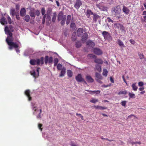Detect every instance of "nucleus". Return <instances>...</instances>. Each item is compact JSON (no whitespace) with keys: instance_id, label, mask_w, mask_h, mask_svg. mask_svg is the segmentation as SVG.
<instances>
[{"instance_id":"nucleus-1","label":"nucleus","mask_w":146,"mask_h":146,"mask_svg":"<svg viewBox=\"0 0 146 146\" xmlns=\"http://www.w3.org/2000/svg\"><path fill=\"white\" fill-rule=\"evenodd\" d=\"M4 31L5 34L7 36L6 40L8 45L9 46L10 49H11L13 47H17L18 46L15 43L13 42L12 32H13V27L11 25L8 27L6 26L5 27Z\"/></svg>"},{"instance_id":"nucleus-2","label":"nucleus","mask_w":146,"mask_h":146,"mask_svg":"<svg viewBox=\"0 0 146 146\" xmlns=\"http://www.w3.org/2000/svg\"><path fill=\"white\" fill-rule=\"evenodd\" d=\"M31 105L32 106V109L33 110H34V111L33 112V114L34 115H37L36 117L37 119L40 118V113L42 112L41 109L40 110H38L35 104L33 103H31Z\"/></svg>"},{"instance_id":"nucleus-3","label":"nucleus","mask_w":146,"mask_h":146,"mask_svg":"<svg viewBox=\"0 0 146 146\" xmlns=\"http://www.w3.org/2000/svg\"><path fill=\"white\" fill-rule=\"evenodd\" d=\"M111 12L112 15L115 16L119 15L121 12V9L119 6H116L112 7L111 10Z\"/></svg>"},{"instance_id":"nucleus-4","label":"nucleus","mask_w":146,"mask_h":146,"mask_svg":"<svg viewBox=\"0 0 146 146\" xmlns=\"http://www.w3.org/2000/svg\"><path fill=\"white\" fill-rule=\"evenodd\" d=\"M66 15H63L62 12H60L58 16V21H61V25H63L65 23L66 19Z\"/></svg>"},{"instance_id":"nucleus-5","label":"nucleus","mask_w":146,"mask_h":146,"mask_svg":"<svg viewBox=\"0 0 146 146\" xmlns=\"http://www.w3.org/2000/svg\"><path fill=\"white\" fill-rule=\"evenodd\" d=\"M40 68L38 67L36 70H33L30 71L31 75L33 76L35 79L38 78L39 76V72L40 70Z\"/></svg>"},{"instance_id":"nucleus-6","label":"nucleus","mask_w":146,"mask_h":146,"mask_svg":"<svg viewBox=\"0 0 146 146\" xmlns=\"http://www.w3.org/2000/svg\"><path fill=\"white\" fill-rule=\"evenodd\" d=\"M113 27L115 29H117L121 31V32H125L124 27L123 26L122 24L115 23L113 24Z\"/></svg>"},{"instance_id":"nucleus-7","label":"nucleus","mask_w":146,"mask_h":146,"mask_svg":"<svg viewBox=\"0 0 146 146\" xmlns=\"http://www.w3.org/2000/svg\"><path fill=\"white\" fill-rule=\"evenodd\" d=\"M104 37L105 40H112V37L109 32L107 31H104L102 33Z\"/></svg>"},{"instance_id":"nucleus-8","label":"nucleus","mask_w":146,"mask_h":146,"mask_svg":"<svg viewBox=\"0 0 146 146\" xmlns=\"http://www.w3.org/2000/svg\"><path fill=\"white\" fill-rule=\"evenodd\" d=\"M82 5V1L80 0H76L74 5V7L76 10L78 9Z\"/></svg>"},{"instance_id":"nucleus-9","label":"nucleus","mask_w":146,"mask_h":146,"mask_svg":"<svg viewBox=\"0 0 146 146\" xmlns=\"http://www.w3.org/2000/svg\"><path fill=\"white\" fill-rule=\"evenodd\" d=\"M30 63L32 65H35L36 64L38 66L40 64L39 59H31L30 61Z\"/></svg>"},{"instance_id":"nucleus-10","label":"nucleus","mask_w":146,"mask_h":146,"mask_svg":"<svg viewBox=\"0 0 146 146\" xmlns=\"http://www.w3.org/2000/svg\"><path fill=\"white\" fill-rule=\"evenodd\" d=\"M44 61L45 64H46L48 62L49 63H52V56L49 58L48 56H46L45 57Z\"/></svg>"},{"instance_id":"nucleus-11","label":"nucleus","mask_w":146,"mask_h":146,"mask_svg":"<svg viewBox=\"0 0 146 146\" xmlns=\"http://www.w3.org/2000/svg\"><path fill=\"white\" fill-rule=\"evenodd\" d=\"M93 52L94 53L98 55H102V52L101 50L99 48H94Z\"/></svg>"},{"instance_id":"nucleus-12","label":"nucleus","mask_w":146,"mask_h":146,"mask_svg":"<svg viewBox=\"0 0 146 146\" xmlns=\"http://www.w3.org/2000/svg\"><path fill=\"white\" fill-rule=\"evenodd\" d=\"M76 81L78 82H81L83 81H84V79L82 78V76L81 74H79L77 76H76Z\"/></svg>"},{"instance_id":"nucleus-13","label":"nucleus","mask_w":146,"mask_h":146,"mask_svg":"<svg viewBox=\"0 0 146 146\" xmlns=\"http://www.w3.org/2000/svg\"><path fill=\"white\" fill-rule=\"evenodd\" d=\"M86 44L88 47L93 48L95 46V43L94 42L91 40H88L86 42Z\"/></svg>"},{"instance_id":"nucleus-14","label":"nucleus","mask_w":146,"mask_h":146,"mask_svg":"<svg viewBox=\"0 0 146 146\" xmlns=\"http://www.w3.org/2000/svg\"><path fill=\"white\" fill-rule=\"evenodd\" d=\"M122 11L126 15H128L130 12V10L127 7H125L124 5L123 6Z\"/></svg>"},{"instance_id":"nucleus-15","label":"nucleus","mask_w":146,"mask_h":146,"mask_svg":"<svg viewBox=\"0 0 146 146\" xmlns=\"http://www.w3.org/2000/svg\"><path fill=\"white\" fill-rule=\"evenodd\" d=\"M0 22L2 25H4L5 24H7V22L6 21V19L4 17H2L1 19H0Z\"/></svg>"},{"instance_id":"nucleus-16","label":"nucleus","mask_w":146,"mask_h":146,"mask_svg":"<svg viewBox=\"0 0 146 146\" xmlns=\"http://www.w3.org/2000/svg\"><path fill=\"white\" fill-rule=\"evenodd\" d=\"M97 7L101 11H105L107 10L106 7H105L103 5L101 4L98 5Z\"/></svg>"},{"instance_id":"nucleus-17","label":"nucleus","mask_w":146,"mask_h":146,"mask_svg":"<svg viewBox=\"0 0 146 146\" xmlns=\"http://www.w3.org/2000/svg\"><path fill=\"white\" fill-rule=\"evenodd\" d=\"M86 14V16L88 18H90V15L95 14L96 13H93L91 11L90 9L87 10L86 12H85Z\"/></svg>"},{"instance_id":"nucleus-18","label":"nucleus","mask_w":146,"mask_h":146,"mask_svg":"<svg viewBox=\"0 0 146 146\" xmlns=\"http://www.w3.org/2000/svg\"><path fill=\"white\" fill-rule=\"evenodd\" d=\"M25 95H27V98H28V100L29 101H31V97H30V91L29 90H27L26 91H25V92H24Z\"/></svg>"},{"instance_id":"nucleus-19","label":"nucleus","mask_w":146,"mask_h":146,"mask_svg":"<svg viewBox=\"0 0 146 146\" xmlns=\"http://www.w3.org/2000/svg\"><path fill=\"white\" fill-rule=\"evenodd\" d=\"M117 44L120 47L122 48H123L125 47V46L124 45V43L120 39H118L117 40Z\"/></svg>"},{"instance_id":"nucleus-20","label":"nucleus","mask_w":146,"mask_h":146,"mask_svg":"<svg viewBox=\"0 0 146 146\" xmlns=\"http://www.w3.org/2000/svg\"><path fill=\"white\" fill-rule=\"evenodd\" d=\"M61 73L59 75V76L60 77H62L64 76L65 74L66 73V68L64 67H63L62 69V70Z\"/></svg>"},{"instance_id":"nucleus-21","label":"nucleus","mask_w":146,"mask_h":146,"mask_svg":"<svg viewBox=\"0 0 146 146\" xmlns=\"http://www.w3.org/2000/svg\"><path fill=\"white\" fill-rule=\"evenodd\" d=\"M83 33V29L82 28H79L77 30V36H81Z\"/></svg>"},{"instance_id":"nucleus-22","label":"nucleus","mask_w":146,"mask_h":146,"mask_svg":"<svg viewBox=\"0 0 146 146\" xmlns=\"http://www.w3.org/2000/svg\"><path fill=\"white\" fill-rule=\"evenodd\" d=\"M86 81L88 82L92 83L94 81V80L90 76H87L86 77Z\"/></svg>"},{"instance_id":"nucleus-23","label":"nucleus","mask_w":146,"mask_h":146,"mask_svg":"<svg viewBox=\"0 0 146 146\" xmlns=\"http://www.w3.org/2000/svg\"><path fill=\"white\" fill-rule=\"evenodd\" d=\"M82 41H85L88 38V35L86 33H85L82 35Z\"/></svg>"},{"instance_id":"nucleus-24","label":"nucleus","mask_w":146,"mask_h":146,"mask_svg":"<svg viewBox=\"0 0 146 146\" xmlns=\"http://www.w3.org/2000/svg\"><path fill=\"white\" fill-rule=\"evenodd\" d=\"M26 13V11L25 9L23 8L21 9L20 12V15L21 17H24Z\"/></svg>"},{"instance_id":"nucleus-25","label":"nucleus","mask_w":146,"mask_h":146,"mask_svg":"<svg viewBox=\"0 0 146 146\" xmlns=\"http://www.w3.org/2000/svg\"><path fill=\"white\" fill-rule=\"evenodd\" d=\"M29 14L30 17L33 18H35L36 16V15L35 14L34 10L33 9L30 10L29 12Z\"/></svg>"},{"instance_id":"nucleus-26","label":"nucleus","mask_w":146,"mask_h":146,"mask_svg":"<svg viewBox=\"0 0 146 146\" xmlns=\"http://www.w3.org/2000/svg\"><path fill=\"white\" fill-rule=\"evenodd\" d=\"M94 107L95 109L100 110H104L107 109V107H102L98 106H94Z\"/></svg>"},{"instance_id":"nucleus-27","label":"nucleus","mask_w":146,"mask_h":146,"mask_svg":"<svg viewBox=\"0 0 146 146\" xmlns=\"http://www.w3.org/2000/svg\"><path fill=\"white\" fill-rule=\"evenodd\" d=\"M93 17H93V21L95 22H97V20L100 18V17L99 15H97L96 14H94Z\"/></svg>"},{"instance_id":"nucleus-28","label":"nucleus","mask_w":146,"mask_h":146,"mask_svg":"<svg viewBox=\"0 0 146 146\" xmlns=\"http://www.w3.org/2000/svg\"><path fill=\"white\" fill-rule=\"evenodd\" d=\"M94 62L95 63L99 64H102V63H103V62L101 59H96L94 60Z\"/></svg>"},{"instance_id":"nucleus-29","label":"nucleus","mask_w":146,"mask_h":146,"mask_svg":"<svg viewBox=\"0 0 146 146\" xmlns=\"http://www.w3.org/2000/svg\"><path fill=\"white\" fill-rule=\"evenodd\" d=\"M71 19V16L70 15H67V19H66V24L68 25L70 23Z\"/></svg>"},{"instance_id":"nucleus-30","label":"nucleus","mask_w":146,"mask_h":146,"mask_svg":"<svg viewBox=\"0 0 146 146\" xmlns=\"http://www.w3.org/2000/svg\"><path fill=\"white\" fill-rule=\"evenodd\" d=\"M86 91L90 92V94L96 93V94H98L100 93V91L99 90L92 91L86 90Z\"/></svg>"},{"instance_id":"nucleus-31","label":"nucleus","mask_w":146,"mask_h":146,"mask_svg":"<svg viewBox=\"0 0 146 146\" xmlns=\"http://www.w3.org/2000/svg\"><path fill=\"white\" fill-rule=\"evenodd\" d=\"M136 83H133L131 85V87L132 88L133 90L134 91H136L138 88V87L136 86Z\"/></svg>"},{"instance_id":"nucleus-32","label":"nucleus","mask_w":146,"mask_h":146,"mask_svg":"<svg viewBox=\"0 0 146 146\" xmlns=\"http://www.w3.org/2000/svg\"><path fill=\"white\" fill-rule=\"evenodd\" d=\"M95 76L97 79H102V77L101 75L98 72H96Z\"/></svg>"},{"instance_id":"nucleus-33","label":"nucleus","mask_w":146,"mask_h":146,"mask_svg":"<svg viewBox=\"0 0 146 146\" xmlns=\"http://www.w3.org/2000/svg\"><path fill=\"white\" fill-rule=\"evenodd\" d=\"M29 15H27L24 17V20L26 22H28L29 21L30 19Z\"/></svg>"},{"instance_id":"nucleus-34","label":"nucleus","mask_w":146,"mask_h":146,"mask_svg":"<svg viewBox=\"0 0 146 146\" xmlns=\"http://www.w3.org/2000/svg\"><path fill=\"white\" fill-rule=\"evenodd\" d=\"M129 99L130 100L131 98H135V95L133 93L129 92Z\"/></svg>"},{"instance_id":"nucleus-35","label":"nucleus","mask_w":146,"mask_h":146,"mask_svg":"<svg viewBox=\"0 0 146 146\" xmlns=\"http://www.w3.org/2000/svg\"><path fill=\"white\" fill-rule=\"evenodd\" d=\"M76 38V33H74L72 35V39L73 41H75Z\"/></svg>"},{"instance_id":"nucleus-36","label":"nucleus","mask_w":146,"mask_h":146,"mask_svg":"<svg viewBox=\"0 0 146 146\" xmlns=\"http://www.w3.org/2000/svg\"><path fill=\"white\" fill-rule=\"evenodd\" d=\"M96 69L98 72H100L101 71V67L100 65L96 64L95 65Z\"/></svg>"},{"instance_id":"nucleus-37","label":"nucleus","mask_w":146,"mask_h":146,"mask_svg":"<svg viewBox=\"0 0 146 146\" xmlns=\"http://www.w3.org/2000/svg\"><path fill=\"white\" fill-rule=\"evenodd\" d=\"M67 74L68 76L70 77H71L73 75L72 71L70 70H67Z\"/></svg>"},{"instance_id":"nucleus-38","label":"nucleus","mask_w":146,"mask_h":146,"mask_svg":"<svg viewBox=\"0 0 146 146\" xmlns=\"http://www.w3.org/2000/svg\"><path fill=\"white\" fill-rule=\"evenodd\" d=\"M108 71L106 69H104L103 70V75L105 76H107Z\"/></svg>"},{"instance_id":"nucleus-39","label":"nucleus","mask_w":146,"mask_h":146,"mask_svg":"<svg viewBox=\"0 0 146 146\" xmlns=\"http://www.w3.org/2000/svg\"><path fill=\"white\" fill-rule=\"evenodd\" d=\"M56 13H53V16H52V22L54 23L55 22L56 17Z\"/></svg>"},{"instance_id":"nucleus-40","label":"nucleus","mask_w":146,"mask_h":146,"mask_svg":"<svg viewBox=\"0 0 146 146\" xmlns=\"http://www.w3.org/2000/svg\"><path fill=\"white\" fill-rule=\"evenodd\" d=\"M127 91L124 90V91H121L119 92L118 93V95H121V94H124L125 95L127 94Z\"/></svg>"},{"instance_id":"nucleus-41","label":"nucleus","mask_w":146,"mask_h":146,"mask_svg":"<svg viewBox=\"0 0 146 146\" xmlns=\"http://www.w3.org/2000/svg\"><path fill=\"white\" fill-rule=\"evenodd\" d=\"M10 14L12 17L15 16V9L13 8H12L10 10Z\"/></svg>"},{"instance_id":"nucleus-42","label":"nucleus","mask_w":146,"mask_h":146,"mask_svg":"<svg viewBox=\"0 0 146 146\" xmlns=\"http://www.w3.org/2000/svg\"><path fill=\"white\" fill-rule=\"evenodd\" d=\"M81 46V43L80 41L77 42L76 44V46L77 48H79Z\"/></svg>"},{"instance_id":"nucleus-43","label":"nucleus","mask_w":146,"mask_h":146,"mask_svg":"<svg viewBox=\"0 0 146 146\" xmlns=\"http://www.w3.org/2000/svg\"><path fill=\"white\" fill-rule=\"evenodd\" d=\"M63 67L62 65L61 64H58V65H57V69H58V70H62Z\"/></svg>"},{"instance_id":"nucleus-44","label":"nucleus","mask_w":146,"mask_h":146,"mask_svg":"<svg viewBox=\"0 0 146 146\" xmlns=\"http://www.w3.org/2000/svg\"><path fill=\"white\" fill-rule=\"evenodd\" d=\"M98 100L97 99H92L90 101V102H91L92 103H95L97 102H98Z\"/></svg>"},{"instance_id":"nucleus-45","label":"nucleus","mask_w":146,"mask_h":146,"mask_svg":"<svg viewBox=\"0 0 146 146\" xmlns=\"http://www.w3.org/2000/svg\"><path fill=\"white\" fill-rule=\"evenodd\" d=\"M58 62V59L57 58H55L54 60V66H55L57 65V63Z\"/></svg>"},{"instance_id":"nucleus-46","label":"nucleus","mask_w":146,"mask_h":146,"mask_svg":"<svg viewBox=\"0 0 146 146\" xmlns=\"http://www.w3.org/2000/svg\"><path fill=\"white\" fill-rule=\"evenodd\" d=\"M33 10H34V11L35 12V15L37 16H39L40 15L39 11L38 10H36L34 9H33Z\"/></svg>"},{"instance_id":"nucleus-47","label":"nucleus","mask_w":146,"mask_h":146,"mask_svg":"<svg viewBox=\"0 0 146 146\" xmlns=\"http://www.w3.org/2000/svg\"><path fill=\"white\" fill-rule=\"evenodd\" d=\"M7 18L9 24H11L12 23V19H11L9 15H8Z\"/></svg>"},{"instance_id":"nucleus-48","label":"nucleus","mask_w":146,"mask_h":146,"mask_svg":"<svg viewBox=\"0 0 146 146\" xmlns=\"http://www.w3.org/2000/svg\"><path fill=\"white\" fill-rule=\"evenodd\" d=\"M88 57H89L90 58H96V56H95L94 54H88Z\"/></svg>"},{"instance_id":"nucleus-49","label":"nucleus","mask_w":146,"mask_h":146,"mask_svg":"<svg viewBox=\"0 0 146 146\" xmlns=\"http://www.w3.org/2000/svg\"><path fill=\"white\" fill-rule=\"evenodd\" d=\"M46 19L48 21H51V17L49 14H46Z\"/></svg>"},{"instance_id":"nucleus-50","label":"nucleus","mask_w":146,"mask_h":146,"mask_svg":"<svg viewBox=\"0 0 146 146\" xmlns=\"http://www.w3.org/2000/svg\"><path fill=\"white\" fill-rule=\"evenodd\" d=\"M39 59V61H40V63L41 65H42L44 64V58L43 57H42Z\"/></svg>"},{"instance_id":"nucleus-51","label":"nucleus","mask_w":146,"mask_h":146,"mask_svg":"<svg viewBox=\"0 0 146 146\" xmlns=\"http://www.w3.org/2000/svg\"><path fill=\"white\" fill-rule=\"evenodd\" d=\"M15 43H16V44L18 45V44H16V42H15ZM18 47H13V48H12V49H9V50H12V48H15V51H16V52H17V53H19V52H20V50H19V49L18 48Z\"/></svg>"},{"instance_id":"nucleus-52","label":"nucleus","mask_w":146,"mask_h":146,"mask_svg":"<svg viewBox=\"0 0 146 146\" xmlns=\"http://www.w3.org/2000/svg\"><path fill=\"white\" fill-rule=\"evenodd\" d=\"M41 11L42 15H45V8H44L43 7L41 9Z\"/></svg>"},{"instance_id":"nucleus-53","label":"nucleus","mask_w":146,"mask_h":146,"mask_svg":"<svg viewBox=\"0 0 146 146\" xmlns=\"http://www.w3.org/2000/svg\"><path fill=\"white\" fill-rule=\"evenodd\" d=\"M70 27L73 29H74L75 27V23H71L70 24Z\"/></svg>"},{"instance_id":"nucleus-54","label":"nucleus","mask_w":146,"mask_h":146,"mask_svg":"<svg viewBox=\"0 0 146 146\" xmlns=\"http://www.w3.org/2000/svg\"><path fill=\"white\" fill-rule=\"evenodd\" d=\"M126 102L125 101H122L121 102V104L123 106H125Z\"/></svg>"},{"instance_id":"nucleus-55","label":"nucleus","mask_w":146,"mask_h":146,"mask_svg":"<svg viewBox=\"0 0 146 146\" xmlns=\"http://www.w3.org/2000/svg\"><path fill=\"white\" fill-rule=\"evenodd\" d=\"M108 21L109 22H111L112 23H113V21L112 20H111L110 18L108 17L107 18Z\"/></svg>"},{"instance_id":"nucleus-56","label":"nucleus","mask_w":146,"mask_h":146,"mask_svg":"<svg viewBox=\"0 0 146 146\" xmlns=\"http://www.w3.org/2000/svg\"><path fill=\"white\" fill-rule=\"evenodd\" d=\"M28 50H26L25 51V52H24V56H27V55H29V54H30V53H29L28 52Z\"/></svg>"},{"instance_id":"nucleus-57","label":"nucleus","mask_w":146,"mask_h":146,"mask_svg":"<svg viewBox=\"0 0 146 146\" xmlns=\"http://www.w3.org/2000/svg\"><path fill=\"white\" fill-rule=\"evenodd\" d=\"M139 57H140V59H142L144 58V55L143 54H139Z\"/></svg>"},{"instance_id":"nucleus-58","label":"nucleus","mask_w":146,"mask_h":146,"mask_svg":"<svg viewBox=\"0 0 146 146\" xmlns=\"http://www.w3.org/2000/svg\"><path fill=\"white\" fill-rule=\"evenodd\" d=\"M143 83L142 82H140L138 83V85H139V86H143Z\"/></svg>"},{"instance_id":"nucleus-59","label":"nucleus","mask_w":146,"mask_h":146,"mask_svg":"<svg viewBox=\"0 0 146 146\" xmlns=\"http://www.w3.org/2000/svg\"><path fill=\"white\" fill-rule=\"evenodd\" d=\"M42 125L40 124V123H39L38 124V127L39 129H40V131H42V128H41V127H42Z\"/></svg>"},{"instance_id":"nucleus-60","label":"nucleus","mask_w":146,"mask_h":146,"mask_svg":"<svg viewBox=\"0 0 146 146\" xmlns=\"http://www.w3.org/2000/svg\"><path fill=\"white\" fill-rule=\"evenodd\" d=\"M132 144H139V145H140L141 144V143L140 141H139V142L136 141L135 142H133L132 143Z\"/></svg>"},{"instance_id":"nucleus-61","label":"nucleus","mask_w":146,"mask_h":146,"mask_svg":"<svg viewBox=\"0 0 146 146\" xmlns=\"http://www.w3.org/2000/svg\"><path fill=\"white\" fill-rule=\"evenodd\" d=\"M76 115L77 116H80L81 118V119H82V120H83V116L82 115H81L80 114L77 113H76Z\"/></svg>"},{"instance_id":"nucleus-62","label":"nucleus","mask_w":146,"mask_h":146,"mask_svg":"<svg viewBox=\"0 0 146 146\" xmlns=\"http://www.w3.org/2000/svg\"><path fill=\"white\" fill-rule=\"evenodd\" d=\"M130 42L131 44H134L135 42L134 40L131 39L130 40Z\"/></svg>"},{"instance_id":"nucleus-63","label":"nucleus","mask_w":146,"mask_h":146,"mask_svg":"<svg viewBox=\"0 0 146 146\" xmlns=\"http://www.w3.org/2000/svg\"><path fill=\"white\" fill-rule=\"evenodd\" d=\"M145 89V88L143 87L139 88V90L140 91H142Z\"/></svg>"},{"instance_id":"nucleus-64","label":"nucleus","mask_w":146,"mask_h":146,"mask_svg":"<svg viewBox=\"0 0 146 146\" xmlns=\"http://www.w3.org/2000/svg\"><path fill=\"white\" fill-rule=\"evenodd\" d=\"M70 145L71 146H77L76 144L74 143H71L70 144Z\"/></svg>"}]
</instances>
